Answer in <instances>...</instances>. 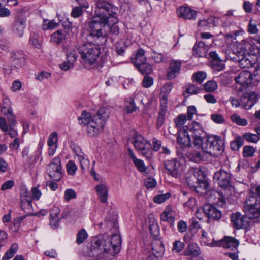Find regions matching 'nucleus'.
I'll use <instances>...</instances> for the list:
<instances>
[{
    "label": "nucleus",
    "mask_w": 260,
    "mask_h": 260,
    "mask_svg": "<svg viewBox=\"0 0 260 260\" xmlns=\"http://www.w3.org/2000/svg\"><path fill=\"white\" fill-rule=\"evenodd\" d=\"M193 132L192 144L194 148L201 149L190 153V159L194 162L205 160L204 155H216L221 153L223 150V142L220 137L217 136H207L201 123L194 122L189 127Z\"/></svg>",
    "instance_id": "f257e3e1"
},
{
    "label": "nucleus",
    "mask_w": 260,
    "mask_h": 260,
    "mask_svg": "<svg viewBox=\"0 0 260 260\" xmlns=\"http://www.w3.org/2000/svg\"><path fill=\"white\" fill-rule=\"evenodd\" d=\"M121 238L118 234L110 237L106 234L99 235L91 241L89 255L104 259H112L119 252Z\"/></svg>",
    "instance_id": "f03ea898"
},
{
    "label": "nucleus",
    "mask_w": 260,
    "mask_h": 260,
    "mask_svg": "<svg viewBox=\"0 0 260 260\" xmlns=\"http://www.w3.org/2000/svg\"><path fill=\"white\" fill-rule=\"evenodd\" d=\"M109 116L108 109L103 107L94 115L86 110L83 111L78 118V120L80 125L86 126L87 135L90 137H94L103 131Z\"/></svg>",
    "instance_id": "7ed1b4c3"
},
{
    "label": "nucleus",
    "mask_w": 260,
    "mask_h": 260,
    "mask_svg": "<svg viewBox=\"0 0 260 260\" xmlns=\"http://www.w3.org/2000/svg\"><path fill=\"white\" fill-rule=\"evenodd\" d=\"M117 23H113L111 19L93 16L88 22L89 30L91 36L104 37L110 33L117 34Z\"/></svg>",
    "instance_id": "20e7f679"
},
{
    "label": "nucleus",
    "mask_w": 260,
    "mask_h": 260,
    "mask_svg": "<svg viewBox=\"0 0 260 260\" xmlns=\"http://www.w3.org/2000/svg\"><path fill=\"white\" fill-rule=\"evenodd\" d=\"M210 228L207 230L201 229L200 241L202 245L211 247H222L224 248H236L239 245V241L235 238L230 236H224L220 240H215Z\"/></svg>",
    "instance_id": "39448f33"
},
{
    "label": "nucleus",
    "mask_w": 260,
    "mask_h": 260,
    "mask_svg": "<svg viewBox=\"0 0 260 260\" xmlns=\"http://www.w3.org/2000/svg\"><path fill=\"white\" fill-rule=\"evenodd\" d=\"M260 186L256 187L255 191L248 197L245 201L243 211L249 219H255L260 217Z\"/></svg>",
    "instance_id": "423d86ee"
},
{
    "label": "nucleus",
    "mask_w": 260,
    "mask_h": 260,
    "mask_svg": "<svg viewBox=\"0 0 260 260\" xmlns=\"http://www.w3.org/2000/svg\"><path fill=\"white\" fill-rule=\"evenodd\" d=\"M117 11L118 8L107 0H97L93 16L111 19L113 23H118Z\"/></svg>",
    "instance_id": "0eeeda50"
},
{
    "label": "nucleus",
    "mask_w": 260,
    "mask_h": 260,
    "mask_svg": "<svg viewBox=\"0 0 260 260\" xmlns=\"http://www.w3.org/2000/svg\"><path fill=\"white\" fill-rule=\"evenodd\" d=\"M251 39L248 38L241 41L237 46L236 56L235 58L243 68H248L253 65V61L251 59L250 49L251 47Z\"/></svg>",
    "instance_id": "6e6552de"
},
{
    "label": "nucleus",
    "mask_w": 260,
    "mask_h": 260,
    "mask_svg": "<svg viewBox=\"0 0 260 260\" xmlns=\"http://www.w3.org/2000/svg\"><path fill=\"white\" fill-rule=\"evenodd\" d=\"M79 53L86 65L94 64L100 54V48L98 45L87 43L82 45Z\"/></svg>",
    "instance_id": "1a4fd4ad"
},
{
    "label": "nucleus",
    "mask_w": 260,
    "mask_h": 260,
    "mask_svg": "<svg viewBox=\"0 0 260 260\" xmlns=\"http://www.w3.org/2000/svg\"><path fill=\"white\" fill-rule=\"evenodd\" d=\"M133 144L136 149L147 159L152 155L151 144L141 135L136 134L133 138Z\"/></svg>",
    "instance_id": "9d476101"
},
{
    "label": "nucleus",
    "mask_w": 260,
    "mask_h": 260,
    "mask_svg": "<svg viewBox=\"0 0 260 260\" xmlns=\"http://www.w3.org/2000/svg\"><path fill=\"white\" fill-rule=\"evenodd\" d=\"M50 177L55 181H59L62 176L61 159L59 156L55 157L47 168Z\"/></svg>",
    "instance_id": "9b49d317"
},
{
    "label": "nucleus",
    "mask_w": 260,
    "mask_h": 260,
    "mask_svg": "<svg viewBox=\"0 0 260 260\" xmlns=\"http://www.w3.org/2000/svg\"><path fill=\"white\" fill-rule=\"evenodd\" d=\"M195 121L192 122L191 124L188 125L186 128L180 129L178 132L177 137V143L182 148H186L190 147L194 148L191 142L190 136L188 134V131L192 133V137L193 138V132L189 129V127L193 124Z\"/></svg>",
    "instance_id": "f8f14e48"
},
{
    "label": "nucleus",
    "mask_w": 260,
    "mask_h": 260,
    "mask_svg": "<svg viewBox=\"0 0 260 260\" xmlns=\"http://www.w3.org/2000/svg\"><path fill=\"white\" fill-rule=\"evenodd\" d=\"M0 110L2 113L6 116L11 126L16 124V117L13 114L11 101L8 98H5L2 104L0 105Z\"/></svg>",
    "instance_id": "ddd939ff"
},
{
    "label": "nucleus",
    "mask_w": 260,
    "mask_h": 260,
    "mask_svg": "<svg viewBox=\"0 0 260 260\" xmlns=\"http://www.w3.org/2000/svg\"><path fill=\"white\" fill-rule=\"evenodd\" d=\"M231 220L234 227L237 230L247 229L250 225V221L248 217L239 212L233 213L231 215Z\"/></svg>",
    "instance_id": "4468645a"
},
{
    "label": "nucleus",
    "mask_w": 260,
    "mask_h": 260,
    "mask_svg": "<svg viewBox=\"0 0 260 260\" xmlns=\"http://www.w3.org/2000/svg\"><path fill=\"white\" fill-rule=\"evenodd\" d=\"M252 79V74L248 71H242L235 78L236 83L241 86L239 88V90H243L242 88L251 84Z\"/></svg>",
    "instance_id": "2eb2a0df"
},
{
    "label": "nucleus",
    "mask_w": 260,
    "mask_h": 260,
    "mask_svg": "<svg viewBox=\"0 0 260 260\" xmlns=\"http://www.w3.org/2000/svg\"><path fill=\"white\" fill-rule=\"evenodd\" d=\"M182 62L180 60H173L167 70L166 76L169 80L176 78L180 72Z\"/></svg>",
    "instance_id": "dca6fc26"
},
{
    "label": "nucleus",
    "mask_w": 260,
    "mask_h": 260,
    "mask_svg": "<svg viewBox=\"0 0 260 260\" xmlns=\"http://www.w3.org/2000/svg\"><path fill=\"white\" fill-rule=\"evenodd\" d=\"M231 175L228 172L220 170L216 172L214 175V180L218 185L223 188L227 187L230 184Z\"/></svg>",
    "instance_id": "f3484780"
},
{
    "label": "nucleus",
    "mask_w": 260,
    "mask_h": 260,
    "mask_svg": "<svg viewBox=\"0 0 260 260\" xmlns=\"http://www.w3.org/2000/svg\"><path fill=\"white\" fill-rule=\"evenodd\" d=\"M176 214L170 206H167L160 214V220L162 222H167L171 228L174 226Z\"/></svg>",
    "instance_id": "a211bd4d"
},
{
    "label": "nucleus",
    "mask_w": 260,
    "mask_h": 260,
    "mask_svg": "<svg viewBox=\"0 0 260 260\" xmlns=\"http://www.w3.org/2000/svg\"><path fill=\"white\" fill-rule=\"evenodd\" d=\"M205 215L209 219L219 220L221 217V212L215 206L210 204L205 205L202 209Z\"/></svg>",
    "instance_id": "6ab92c4d"
},
{
    "label": "nucleus",
    "mask_w": 260,
    "mask_h": 260,
    "mask_svg": "<svg viewBox=\"0 0 260 260\" xmlns=\"http://www.w3.org/2000/svg\"><path fill=\"white\" fill-rule=\"evenodd\" d=\"M179 163L176 159L167 160L164 162V167L167 173L174 178H177L179 175Z\"/></svg>",
    "instance_id": "aec40b11"
},
{
    "label": "nucleus",
    "mask_w": 260,
    "mask_h": 260,
    "mask_svg": "<svg viewBox=\"0 0 260 260\" xmlns=\"http://www.w3.org/2000/svg\"><path fill=\"white\" fill-rule=\"evenodd\" d=\"M177 13L178 17L183 19L194 20L196 18L197 11L188 7H180Z\"/></svg>",
    "instance_id": "412c9836"
},
{
    "label": "nucleus",
    "mask_w": 260,
    "mask_h": 260,
    "mask_svg": "<svg viewBox=\"0 0 260 260\" xmlns=\"http://www.w3.org/2000/svg\"><path fill=\"white\" fill-rule=\"evenodd\" d=\"M10 60L12 66L16 68L22 67L25 63L24 55L21 52H11Z\"/></svg>",
    "instance_id": "4be33fe9"
},
{
    "label": "nucleus",
    "mask_w": 260,
    "mask_h": 260,
    "mask_svg": "<svg viewBox=\"0 0 260 260\" xmlns=\"http://www.w3.org/2000/svg\"><path fill=\"white\" fill-rule=\"evenodd\" d=\"M128 153L130 158L133 160L137 169L141 172H145L147 169L145 165L144 161L140 159H138L133 150L128 148Z\"/></svg>",
    "instance_id": "5701e85b"
},
{
    "label": "nucleus",
    "mask_w": 260,
    "mask_h": 260,
    "mask_svg": "<svg viewBox=\"0 0 260 260\" xmlns=\"http://www.w3.org/2000/svg\"><path fill=\"white\" fill-rule=\"evenodd\" d=\"M152 250L153 254L160 257L165 253V249L162 242L160 240H154L152 242Z\"/></svg>",
    "instance_id": "b1692460"
},
{
    "label": "nucleus",
    "mask_w": 260,
    "mask_h": 260,
    "mask_svg": "<svg viewBox=\"0 0 260 260\" xmlns=\"http://www.w3.org/2000/svg\"><path fill=\"white\" fill-rule=\"evenodd\" d=\"M60 210L57 207H54L51 209L50 214V224L52 228H56L59 226V215Z\"/></svg>",
    "instance_id": "393cba45"
},
{
    "label": "nucleus",
    "mask_w": 260,
    "mask_h": 260,
    "mask_svg": "<svg viewBox=\"0 0 260 260\" xmlns=\"http://www.w3.org/2000/svg\"><path fill=\"white\" fill-rule=\"evenodd\" d=\"M257 101V94L253 92H250L247 96H244L242 100V102L244 103V108L247 109H249L255 104Z\"/></svg>",
    "instance_id": "a878e982"
},
{
    "label": "nucleus",
    "mask_w": 260,
    "mask_h": 260,
    "mask_svg": "<svg viewBox=\"0 0 260 260\" xmlns=\"http://www.w3.org/2000/svg\"><path fill=\"white\" fill-rule=\"evenodd\" d=\"M95 190L99 196L100 202L102 203H106L107 202L108 193L107 187L105 184H100L96 186Z\"/></svg>",
    "instance_id": "bb28decb"
},
{
    "label": "nucleus",
    "mask_w": 260,
    "mask_h": 260,
    "mask_svg": "<svg viewBox=\"0 0 260 260\" xmlns=\"http://www.w3.org/2000/svg\"><path fill=\"white\" fill-rule=\"evenodd\" d=\"M207 47L204 43L200 42L196 44L193 48V54L198 57H203L207 55Z\"/></svg>",
    "instance_id": "cd10ccee"
},
{
    "label": "nucleus",
    "mask_w": 260,
    "mask_h": 260,
    "mask_svg": "<svg viewBox=\"0 0 260 260\" xmlns=\"http://www.w3.org/2000/svg\"><path fill=\"white\" fill-rule=\"evenodd\" d=\"M26 26V22L22 19L16 20L14 24V31L19 37L23 36V31Z\"/></svg>",
    "instance_id": "c85d7f7f"
},
{
    "label": "nucleus",
    "mask_w": 260,
    "mask_h": 260,
    "mask_svg": "<svg viewBox=\"0 0 260 260\" xmlns=\"http://www.w3.org/2000/svg\"><path fill=\"white\" fill-rule=\"evenodd\" d=\"M21 201L22 210L26 213L27 215H34L31 198H28V199H21Z\"/></svg>",
    "instance_id": "c756f323"
},
{
    "label": "nucleus",
    "mask_w": 260,
    "mask_h": 260,
    "mask_svg": "<svg viewBox=\"0 0 260 260\" xmlns=\"http://www.w3.org/2000/svg\"><path fill=\"white\" fill-rule=\"evenodd\" d=\"M201 253L200 248L198 245L194 243H190L186 249L184 255L197 256Z\"/></svg>",
    "instance_id": "7c9ffc66"
},
{
    "label": "nucleus",
    "mask_w": 260,
    "mask_h": 260,
    "mask_svg": "<svg viewBox=\"0 0 260 260\" xmlns=\"http://www.w3.org/2000/svg\"><path fill=\"white\" fill-rule=\"evenodd\" d=\"M76 155L80 161V167L82 170H84L89 167L90 162L89 160L86 158L85 155L83 153L80 149L78 148V151H76Z\"/></svg>",
    "instance_id": "2f4dec72"
},
{
    "label": "nucleus",
    "mask_w": 260,
    "mask_h": 260,
    "mask_svg": "<svg viewBox=\"0 0 260 260\" xmlns=\"http://www.w3.org/2000/svg\"><path fill=\"white\" fill-rule=\"evenodd\" d=\"M202 89L197 86L189 84L186 85L185 90L183 92V94L185 97H188L190 95L197 94L200 93Z\"/></svg>",
    "instance_id": "473e14b6"
},
{
    "label": "nucleus",
    "mask_w": 260,
    "mask_h": 260,
    "mask_svg": "<svg viewBox=\"0 0 260 260\" xmlns=\"http://www.w3.org/2000/svg\"><path fill=\"white\" fill-rule=\"evenodd\" d=\"M144 50L142 49H139L137 51L135 56L132 58L133 62L136 67L146 61V58L144 56Z\"/></svg>",
    "instance_id": "72a5a7b5"
},
{
    "label": "nucleus",
    "mask_w": 260,
    "mask_h": 260,
    "mask_svg": "<svg viewBox=\"0 0 260 260\" xmlns=\"http://www.w3.org/2000/svg\"><path fill=\"white\" fill-rule=\"evenodd\" d=\"M66 38V32L64 30H57L51 36V40L56 44H60Z\"/></svg>",
    "instance_id": "f704fd0d"
},
{
    "label": "nucleus",
    "mask_w": 260,
    "mask_h": 260,
    "mask_svg": "<svg viewBox=\"0 0 260 260\" xmlns=\"http://www.w3.org/2000/svg\"><path fill=\"white\" fill-rule=\"evenodd\" d=\"M251 47L250 49V55L260 56V39H251Z\"/></svg>",
    "instance_id": "c9c22d12"
},
{
    "label": "nucleus",
    "mask_w": 260,
    "mask_h": 260,
    "mask_svg": "<svg viewBox=\"0 0 260 260\" xmlns=\"http://www.w3.org/2000/svg\"><path fill=\"white\" fill-rule=\"evenodd\" d=\"M18 244L13 243L10 248L6 252L5 254L2 257V260H8L13 257L14 254L17 252L18 250Z\"/></svg>",
    "instance_id": "e433bc0d"
},
{
    "label": "nucleus",
    "mask_w": 260,
    "mask_h": 260,
    "mask_svg": "<svg viewBox=\"0 0 260 260\" xmlns=\"http://www.w3.org/2000/svg\"><path fill=\"white\" fill-rule=\"evenodd\" d=\"M230 119L233 122L239 126H245L248 124L246 119L241 118L239 115L236 113L231 115Z\"/></svg>",
    "instance_id": "4c0bfd02"
},
{
    "label": "nucleus",
    "mask_w": 260,
    "mask_h": 260,
    "mask_svg": "<svg viewBox=\"0 0 260 260\" xmlns=\"http://www.w3.org/2000/svg\"><path fill=\"white\" fill-rule=\"evenodd\" d=\"M242 138L245 139L247 142L252 143H257L260 139L259 136L255 134L250 132L245 133L242 135Z\"/></svg>",
    "instance_id": "58836bf2"
},
{
    "label": "nucleus",
    "mask_w": 260,
    "mask_h": 260,
    "mask_svg": "<svg viewBox=\"0 0 260 260\" xmlns=\"http://www.w3.org/2000/svg\"><path fill=\"white\" fill-rule=\"evenodd\" d=\"M78 53L79 51L74 48L70 49L66 54L67 60L74 63L77 60Z\"/></svg>",
    "instance_id": "ea45409f"
},
{
    "label": "nucleus",
    "mask_w": 260,
    "mask_h": 260,
    "mask_svg": "<svg viewBox=\"0 0 260 260\" xmlns=\"http://www.w3.org/2000/svg\"><path fill=\"white\" fill-rule=\"evenodd\" d=\"M124 109L127 113H132L136 110L137 107L133 98H131L125 102Z\"/></svg>",
    "instance_id": "a19ab883"
},
{
    "label": "nucleus",
    "mask_w": 260,
    "mask_h": 260,
    "mask_svg": "<svg viewBox=\"0 0 260 260\" xmlns=\"http://www.w3.org/2000/svg\"><path fill=\"white\" fill-rule=\"evenodd\" d=\"M244 144L243 139L241 136H237L235 140L231 143V148L233 150L237 151L239 150Z\"/></svg>",
    "instance_id": "79ce46f5"
},
{
    "label": "nucleus",
    "mask_w": 260,
    "mask_h": 260,
    "mask_svg": "<svg viewBox=\"0 0 260 260\" xmlns=\"http://www.w3.org/2000/svg\"><path fill=\"white\" fill-rule=\"evenodd\" d=\"M218 87L217 83L213 80L208 81L204 85V90L207 92H213Z\"/></svg>",
    "instance_id": "37998d69"
},
{
    "label": "nucleus",
    "mask_w": 260,
    "mask_h": 260,
    "mask_svg": "<svg viewBox=\"0 0 260 260\" xmlns=\"http://www.w3.org/2000/svg\"><path fill=\"white\" fill-rule=\"evenodd\" d=\"M207 75L205 72L200 71L193 73L192 76V80L198 83L201 84L206 78Z\"/></svg>",
    "instance_id": "c03bdc74"
},
{
    "label": "nucleus",
    "mask_w": 260,
    "mask_h": 260,
    "mask_svg": "<svg viewBox=\"0 0 260 260\" xmlns=\"http://www.w3.org/2000/svg\"><path fill=\"white\" fill-rule=\"evenodd\" d=\"M139 71L143 74H148L152 72V69L150 64L145 62L137 66Z\"/></svg>",
    "instance_id": "a18cd8bd"
},
{
    "label": "nucleus",
    "mask_w": 260,
    "mask_h": 260,
    "mask_svg": "<svg viewBox=\"0 0 260 260\" xmlns=\"http://www.w3.org/2000/svg\"><path fill=\"white\" fill-rule=\"evenodd\" d=\"M173 88V85L171 83H166L160 89V96L168 97V95Z\"/></svg>",
    "instance_id": "49530a36"
},
{
    "label": "nucleus",
    "mask_w": 260,
    "mask_h": 260,
    "mask_svg": "<svg viewBox=\"0 0 260 260\" xmlns=\"http://www.w3.org/2000/svg\"><path fill=\"white\" fill-rule=\"evenodd\" d=\"M58 24V23L54 20L51 21L44 20L42 25V29L43 30L52 29L57 27Z\"/></svg>",
    "instance_id": "de8ad7c7"
},
{
    "label": "nucleus",
    "mask_w": 260,
    "mask_h": 260,
    "mask_svg": "<svg viewBox=\"0 0 260 260\" xmlns=\"http://www.w3.org/2000/svg\"><path fill=\"white\" fill-rule=\"evenodd\" d=\"M185 244L183 242L176 240L173 243L172 251L174 253H180L184 249Z\"/></svg>",
    "instance_id": "09e8293b"
},
{
    "label": "nucleus",
    "mask_w": 260,
    "mask_h": 260,
    "mask_svg": "<svg viewBox=\"0 0 260 260\" xmlns=\"http://www.w3.org/2000/svg\"><path fill=\"white\" fill-rule=\"evenodd\" d=\"M170 197L171 194L169 192L165 194H157L153 198V201L155 203L161 204L169 199Z\"/></svg>",
    "instance_id": "8fccbe9b"
},
{
    "label": "nucleus",
    "mask_w": 260,
    "mask_h": 260,
    "mask_svg": "<svg viewBox=\"0 0 260 260\" xmlns=\"http://www.w3.org/2000/svg\"><path fill=\"white\" fill-rule=\"evenodd\" d=\"M88 234L84 229L80 230L77 234L76 242L80 244L82 243L87 238Z\"/></svg>",
    "instance_id": "3c124183"
},
{
    "label": "nucleus",
    "mask_w": 260,
    "mask_h": 260,
    "mask_svg": "<svg viewBox=\"0 0 260 260\" xmlns=\"http://www.w3.org/2000/svg\"><path fill=\"white\" fill-rule=\"evenodd\" d=\"M58 137L57 132H53L48 136L47 144L58 145Z\"/></svg>",
    "instance_id": "603ef678"
},
{
    "label": "nucleus",
    "mask_w": 260,
    "mask_h": 260,
    "mask_svg": "<svg viewBox=\"0 0 260 260\" xmlns=\"http://www.w3.org/2000/svg\"><path fill=\"white\" fill-rule=\"evenodd\" d=\"M66 168L69 175H74L77 170V166L73 161L70 160L66 165Z\"/></svg>",
    "instance_id": "864d4df0"
},
{
    "label": "nucleus",
    "mask_w": 260,
    "mask_h": 260,
    "mask_svg": "<svg viewBox=\"0 0 260 260\" xmlns=\"http://www.w3.org/2000/svg\"><path fill=\"white\" fill-rule=\"evenodd\" d=\"M187 118L185 114L179 115L175 120L176 126L178 128H181L186 123Z\"/></svg>",
    "instance_id": "5fc2aeb1"
},
{
    "label": "nucleus",
    "mask_w": 260,
    "mask_h": 260,
    "mask_svg": "<svg viewBox=\"0 0 260 260\" xmlns=\"http://www.w3.org/2000/svg\"><path fill=\"white\" fill-rule=\"evenodd\" d=\"M255 152V149L250 146H245L243 148V154L244 157L252 156Z\"/></svg>",
    "instance_id": "6e6d98bb"
},
{
    "label": "nucleus",
    "mask_w": 260,
    "mask_h": 260,
    "mask_svg": "<svg viewBox=\"0 0 260 260\" xmlns=\"http://www.w3.org/2000/svg\"><path fill=\"white\" fill-rule=\"evenodd\" d=\"M76 198V193L75 191L72 189H67L64 191V199L67 202H69L71 199Z\"/></svg>",
    "instance_id": "4d7b16f0"
},
{
    "label": "nucleus",
    "mask_w": 260,
    "mask_h": 260,
    "mask_svg": "<svg viewBox=\"0 0 260 260\" xmlns=\"http://www.w3.org/2000/svg\"><path fill=\"white\" fill-rule=\"evenodd\" d=\"M247 31L249 33L251 34H256L258 31L256 24L252 19L249 20Z\"/></svg>",
    "instance_id": "13d9d810"
},
{
    "label": "nucleus",
    "mask_w": 260,
    "mask_h": 260,
    "mask_svg": "<svg viewBox=\"0 0 260 260\" xmlns=\"http://www.w3.org/2000/svg\"><path fill=\"white\" fill-rule=\"evenodd\" d=\"M198 184L195 186V190L197 192H200V189L206 190L208 188V183L206 180L199 181L198 180Z\"/></svg>",
    "instance_id": "bf43d9fd"
},
{
    "label": "nucleus",
    "mask_w": 260,
    "mask_h": 260,
    "mask_svg": "<svg viewBox=\"0 0 260 260\" xmlns=\"http://www.w3.org/2000/svg\"><path fill=\"white\" fill-rule=\"evenodd\" d=\"M196 108L194 106H189L187 107L186 118L188 120H191L193 115L196 114Z\"/></svg>",
    "instance_id": "052dcab7"
},
{
    "label": "nucleus",
    "mask_w": 260,
    "mask_h": 260,
    "mask_svg": "<svg viewBox=\"0 0 260 260\" xmlns=\"http://www.w3.org/2000/svg\"><path fill=\"white\" fill-rule=\"evenodd\" d=\"M153 83V79L148 76L146 75L143 79L142 85L145 88L150 87Z\"/></svg>",
    "instance_id": "680f3d73"
},
{
    "label": "nucleus",
    "mask_w": 260,
    "mask_h": 260,
    "mask_svg": "<svg viewBox=\"0 0 260 260\" xmlns=\"http://www.w3.org/2000/svg\"><path fill=\"white\" fill-rule=\"evenodd\" d=\"M144 183L146 187L148 189L153 188L156 185V180L152 178H148L146 179L145 180Z\"/></svg>",
    "instance_id": "e2e57ef3"
},
{
    "label": "nucleus",
    "mask_w": 260,
    "mask_h": 260,
    "mask_svg": "<svg viewBox=\"0 0 260 260\" xmlns=\"http://www.w3.org/2000/svg\"><path fill=\"white\" fill-rule=\"evenodd\" d=\"M125 48L126 47L123 42L120 41L116 43V49L118 55H122L124 52Z\"/></svg>",
    "instance_id": "0e129e2a"
},
{
    "label": "nucleus",
    "mask_w": 260,
    "mask_h": 260,
    "mask_svg": "<svg viewBox=\"0 0 260 260\" xmlns=\"http://www.w3.org/2000/svg\"><path fill=\"white\" fill-rule=\"evenodd\" d=\"M165 56L162 53H157L156 51H153V55L152 58L153 60L156 63H160L162 62L164 59Z\"/></svg>",
    "instance_id": "69168bd1"
},
{
    "label": "nucleus",
    "mask_w": 260,
    "mask_h": 260,
    "mask_svg": "<svg viewBox=\"0 0 260 260\" xmlns=\"http://www.w3.org/2000/svg\"><path fill=\"white\" fill-rule=\"evenodd\" d=\"M211 117L212 120L216 123L222 124L224 122V118L221 114H213Z\"/></svg>",
    "instance_id": "338daca9"
},
{
    "label": "nucleus",
    "mask_w": 260,
    "mask_h": 260,
    "mask_svg": "<svg viewBox=\"0 0 260 260\" xmlns=\"http://www.w3.org/2000/svg\"><path fill=\"white\" fill-rule=\"evenodd\" d=\"M14 186V182L12 180H8L5 182L1 187V190L5 191L6 190L10 189Z\"/></svg>",
    "instance_id": "774afa93"
}]
</instances>
